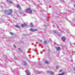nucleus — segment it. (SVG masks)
<instances>
[{
  "label": "nucleus",
  "instance_id": "nucleus-5",
  "mask_svg": "<svg viewBox=\"0 0 75 75\" xmlns=\"http://www.w3.org/2000/svg\"><path fill=\"white\" fill-rule=\"evenodd\" d=\"M17 7L18 8V9L20 10H21V8L20 6L19 5H17Z\"/></svg>",
  "mask_w": 75,
  "mask_h": 75
},
{
  "label": "nucleus",
  "instance_id": "nucleus-6",
  "mask_svg": "<svg viewBox=\"0 0 75 75\" xmlns=\"http://www.w3.org/2000/svg\"><path fill=\"white\" fill-rule=\"evenodd\" d=\"M56 50L57 51H59L61 49V48L59 47H56Z\"/></svg>",
  "mask_w": 75,
  "mask_h": 75
},
{
  "label": "nucleus",
  "instance_id": "nucleus-23",
  "mask_svg": "<svg viewBox=\"0 0 75 75\" xmlns=\"http://www.w3.org/2000/svg\"><path fill=\"white\" fill-rule=\"evenodd\" d=\"M17 59V58H16V59Z\"/></svg>",
  "mask_w": 75,
  "mask_h": 75
},
{
  "label": "nucleus",
  "instance_id": "nucleus-9",
  "mask_svg": "<svg viewBox=\"0 0 75 75\" xmlns=\"http://www.w3.org/2000/svg\"><path fill=\"white\" fill-rule=\"evenodd\" d=\"M62 40L63 41H65V38L64 37H63L62 38Z\"/></svg>",
  "mask_w": 75,
  "mask_h": 75
},
{
  "label": "nucleus",
  "instance_id": "nucleus-2",
  "mask_svg": "<svg viewBox=\"0 0 75 75\" xmlns=\"http://www.w3.org/2000/svg\"><path fill=\"white\" fill-rule=\"evenodd\" d=\"M25 12L28 13L30 14H31L32 13V10L30 8H28L25 10Z\"/></svg>",
  "mask_w": 75,
  "mask_h": 75
},
{
  "label": "nucleus",
  "instance_id": "nucleus-22",
  "mask_svg": "<svg viewBox=\"0 0 75 75\" xmlns=\"http://www.w3.org/2000/svg\"><path fill=\"white\" fill-rule=\"evenodd\" d=\"M14 47L15 48H16V47L15 46V45H14Z\"/></svg>",
  "mask_w": 75,
  "mask_h": 75
},
{
  "label": "nucleus",
  "instance_id": "nucleus-7",
  "mask_svg": "<svg viewBox=\"0 0 75 75\" xmlns=\"http://www.w3.org/2000/svg\"><path fill=\"white\" fill-rule=\"evenodd\" d=\"M47 72L48 73H50V74L51 75H53V72L51 71H47Z\"/></svg>",
  "mask_w": 75,
  "mask_h": 75
},
{
  "label": "nucleus",
  "instance_id": "nucleus-24",
  "mask_svg": "<svg viewBox=\"0 0 75 75\" xmlns=\"http://www.w3.org/2000/svg\"><path fill=\"white\" fill-rule=\"evenodd\" d=\"M74 7H75V5H74Z\"/></svg>",
  "mask_w": 75,
  "mask_h": 75
},
{
  "label": "nucleus",
  "instance_id": "nucleus-10",
  "mask_svg": "<svg viewBox=\"0 0 75 75\" xmlns=\"http://www.w3.org/2000/svg\"><path fill=\"white\" fill-rule=\"evenodd\" d=\"M44 62L45 63H46V64H48V62L46 60L44 61Z\"/></svg>",
  "mask_w": 75,
  "mask_h": 75
},
{
  "label": "nucleus",
  "instance_id": "nucleus-19",
  "mask_svg": "<svg viewBox=\"0 0 75 75\" xmlns=\"http://www.w3.org/2000/svg\"><path fill=\"white\" fill-rule=\"evenodd\" d=\"M58 68H59V67L58 66H57L56 67V69H58Z\"/></svg>",
  "mask_w": 75,
  "mask_h": 75
},
{
  "label": "nucleus",
  "instance_id": "nucleus-11",
  "mask_svg": "<svg viewBox=\"0 0 75 75\" xmlns=\"http://www.w3.org/2000/svg\"><path fill=\"white\" fill-rule=\"evenodd\" d=\"M30 25L31 27H33V23H30Z\"/></svg>",
  "mask_w": 75,
  "mask_h": 75
},
{
  "label": "nucleus",
  "instance_id": "nucleus-12",
  "mask_svg": "<svg viewBox=\"0 0 75 75\" xmlns=\"http://www.w3.org/2000/svg\"><path fill=\"white\" fill-rule=\"evenodd\" d=\"M9 3H10V4H12L13 3V2L9 1H8Z\"/></svg>",
  "mask_w": 75,
  "mask_h": 75
},
{
  "label": "nucleus",
  "instance_id": "nucleus-18",
  "mask_svg": "<svg viewBox=\"0 0 75 75\" xmlns=\"http://www.w3.org/2000/svg\"><path fill=\"white\" fill-rule=\"evenodd\" d=\"M64 75V73H62V74H59L58 75Z\"/></svg>",
  "mask_w": 75,
  "mask_h": 75
},
{
  "label": "nucleus",
  "instance_id": "nucleus-14",
  "mask_svg": "<svg viewBox=\"0 0 75 75\" xmlns=\"http://www.w3.org/2000/svg\"><path fill=\"white\" fill-rule=\"evenodd\" d=\"M25 26V24H23L21 25V27H24V26Z\"/></svg>",
  "mask_w": 75,
  "mask_h": 75
},
{
  "label": "nucleus",
  "instance_id": "nucleus-16",
  "mask_svg": "<svg viewBox=\"0 0 75 75\" xmlns=\"http://www.w3.org/2000/svg\"><path fill=\"white\" fill-rule=\"evenodd\" d=\"M47 44V42L46 41H45V42L44 43V44L45 45V44Z\"/></svg>",
  "mask_w": 75,
  "mask_h": 75
},
{
  "label": "nucleus",
  "instance_id": "nucleus-27",
  "mask_svg": "<svg viewBox=\"0 0 75 75\" xmlns=\"http://www.w3.org/2000/svg\"><path fill=\"white\" fill-rule=\"evenodd\" d=\"M0 65H1V64H0Z\"/></svg>",
  "mask_w": 75,
  "mask_h": 75
},
{
  "label": "nucleus",
  "instance_id": "nucleus-1",
  "mask_svg": "<svg viewBox=\"0 0 75 75\" xmlns=\"http://www.w3.org/2000/svg\"><path fill=\"white\" fill-rule=\"evenodd\" d=\"M9 11L10 12L9 13H8V12L7 11H4V12L5 13L6 15H10V14H11L13 12V11H12V9H9Z\"/></svg>",
  "mask_w": 75,
  "mask_h": 75
},
{
  "label": "nucleus",
  "instance_id": "nucleus-8",
  "mask_svg": "<svg viewBox=\"0 0 75 75\" xmlns=\"http://www.w3.org/2000/svg\"><path fill=\"white\" fill-rule=\"evenodd\" d=\"M16 27L18 28H20V26L18 25H16Z\"/></svg>",
  "mask_w": 75,
  "mask_h": 75
},
{
  "label": "nucleus",
  "instance_id": "nucleus-13",
  "mask_svg": "<svg viewBox=\"0 0 75 75\" xmlns=\"http://www.w3.org/2000/svg\"><path fill=\"white\" fill-rule=\"evenodd\" d=\"M60 0V1H61L63 3H64V0Z\"/></svg>",
  "mask_w": 75,
  "mask_h": 75
},
{
  "label": "nucleus",
  "instance_id": "nucleus-25",
  "mask_svg": "<svg viewBox=\"0 0 75 75\" xmlns=\"http://www.w3.org/2000/svg\"><path fill=\"white\" fill-rule=\"evenodd\" d=\"M74 21H75V20H74Z\"/></svg>",
  "mask_w": 75,
  "mask_h": 75
},
{
  "label": "nucleus",
  "instance_id": "nucleus-21",
  "mask_svg": "<svg viewBox=\"0 0 75 75\" xmlns=\"http://www.w3.org/2000/svg\"><path fill=\"white\" fill-rule=\"evenodd\" d=\"M62 72V70H60L59 72Z\"/></svg>",
  "mask_w": 75,
  "mask_h": 75
},
{
  "label": "nucleus",
  "instance_id": "nucleus-4",
  "mask_svg": "<svg viewBox=\"0 0 75 75\" xmlns=\"http://www.w3.org/2000/svg\"><path fill=\"white\" fill-rule=\"evenodd\" d=\"M30 30L31 31H37V30L36 29H33L32 28H31L30 29Z\"/></svg>",
  "mask_w": 75,
  "mask_h": 75
},
{
  "label": "nucleus",
  "instance_id": "nucleus-17",
  "mask_svg": "<svg viewBox=\"0 0 75 75\" xmlns=\"http://www.w3.org/2000/svg\"><path fill=\"white\" fill-rule=\"evenodd\" d=\"M24 65H27V63L25 62H24Z\"/></svg>",
  "mask_w": 75,
  "mask_h": 75
},
{
  "label": "nucleus",
  "instance_id": "nucleus-3",
  "mask_svg": "<svg viewBox=\"0 0 75 75\" xmlns=\"http://www.w3.org/2000/svg\"><path fill=\"white\" fill-rule=\"evenodd\" d=\"M25 72L26 73L27 75H31V73L30 72H29V71L28 70H25Z\"/></svg>",
  "mask_w": 75,
  "mask_h": 75
},
{
  "label": "nucleus",
  "instance_id": "nucleus-20",
  "mask_svg": "<svg viewBox=\"0 0 75 75\" xmlns=\"http://www.w3.org/2000/svg\"><path fill=\"white\" fill-rule=\"evenodd\" d=\"M18 50L19 51H21V49L20 48L18 49Z\"/></svg>",
  "mask_w": 75,
  "mask_h": 75
},
{
  "label": "nucleus",
  "instance_id": "nucleus-26",
  "mask_svg": "<svg viewBox=\"0 0 75 75\" xmlns=\"http://www.w3.org/2000/svg\"><path fill=\"white\" fill-rule=\"evenodd\" d=\"M41 42H42V40H41Z\"/></svg>",
  "mask_w": 75,
  "mask_h": 75
},
{
  "label": "nucleus",
  "instance_id": "nucleus-15",
  "mask_svg": "<svg viewBox=\"0 0 75 75\" xmlns=\"http://www.w3.org/2000/svg\"><path fill=\"white\" fill-rule=\"evenodd\" d=\"M10 34H11V35H14V34L11 32H10Z\"/></svg>",
  "mask_w": 75,
  "mask_h": 75
}]
</instances>
